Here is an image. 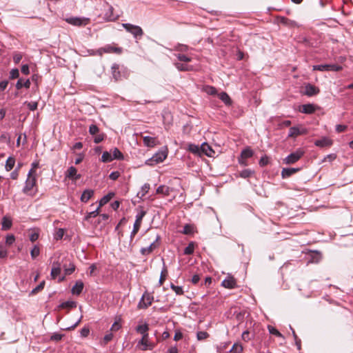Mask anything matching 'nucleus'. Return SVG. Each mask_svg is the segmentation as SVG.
Segmentation results:
<instances>
[{"label": "nucleus", "instance_id": "f704fd0d", "mask_svg": "<svg viewBox=\"0 0 353 353\" xmlns=\"http://www.w3.org/2000/svg\"><path fill=\"white\" fill-rule=\"evenodd\" d=\"M113 160L112 153L110 152H103L101 156V161L103 162L107 163L110 162Z\"/></svg>", "mask_w": 353, "mask_h": 353}, {"label": "nucleus", "instance_id": "c9c22d12", "mask_svg": "<svg viewBox=\"0 0 353 353\" xmlns=\"http://www.w3.org/2000/svg\"><path fill=\"white\" fill-rule=\"evenodd\" d=\"M112 156L113 160L114 159L121 160L123 159V154L117 148L113 149Z\"/></svg>", "mask_w": 353, "mask_h": 353}, {"label": "nucleus", "instance_id": "1a4fd4ad", "mask_svg": "<svg viewBox=\"0 0 353 353\" xmlns=\"http://www.w3.org/2000/svg\"><path fill=\"white\" fill-rule=\"evenodd\" d=\"M313 70L319 71H341L342 66L336 64L316 65L313 66Z\"/></svg>", "mask_w": 353, "mask_h": 353}, {"label": "nucleus", "instance_id": "4be33fe9", "mask_svg": "<svg viewBox=\"0 0 353 353\" xmlns=\"http://www.w3.org/2000/svg\"><path fill=\"white\" fill-rule=\"evenodd\" d=\"M219 98L226 105H230L232 103V99L230 96L225 92L219 94Z\"/></svg>", "mask_w": 353, "mask_h": 353}, {"label": "nucleus", "instance_id": "a18cd8bd", "mask_svg": "<svg viewBox=\"0 0 353 353\" xmlns=\"http://www.w3.org/2000/svg\"><path fill=\"white\" fill-rule=\"evenodd\" d=\"M45 285V281L41 282L36 288H34L30 292V294H35L42 290Z\"/></svg>", "mask_w": 353, "mask_h": 353}, {"label": "nucleus", "instance_id": "cd10ccee", "mask_svg": "<svg viewBox=\"0 0 353 353\" xmlns=\"http://www.w3.org/2000/svg\"><path fill=\"white\" fill-rule=\"evenodd\" d=\"M175 66L180 71H190L193 70V67L187 63H176Z\"/></svg>", "mask_w": 353, "mask_h": 353}, {"label": "nucleus", "instance_id": "ddd939ff", "mask_svg": "<svg viewBox=\"0 0 353 353\" xmlns=\"http://www.w3.org/2000/svg\"><path fill=\"white\" fill-rule=\"evenodd\" d=\"M65 178L77 181L81 178V174L77 173V170L74 166H70L65 172Z\"/></svg>", "mask_w": 353, "mask_h": 353}, {"label": "nucleus", "instance_id": "de8ad7c7", "mask_svg": "<svg viewBox=\"0 0 353 353\" xmlns=\"http://www.w3.org/2000/svg\"><path fill=\"white\" fill-rule=\"evenodd\" d=\"M194 245L193 243H190L184 250L185 254H192L194 252Z\"/></svg>", "mask_w": 353, "mask_h": 353}, {"label": "nucleus", "instance_id": "7ed1b4c3", "mask_svg": "<svg viewBox=\"0 0 353 353\" xmlns=\"http://www.w3.org/2000/svg\"><path fill=\"white\" fill-rule=\"evenodd\" d=\"M307 132H308L307 129L306 128H305L303 125L299 124V125L291 127L289 129L288 137L296 139L299 136L307 134Z\"/></svg>", "mask_w": 353, "mask_h": 353}, {"label": "nucleus", "instance_id": "49530a36", "mask_svg": "<svg viewBox=\"0 0 353 353\" xmlns=\"http://www.w3.org/2000/svg\"><path fill=\"white\" fill-rule=\"evenodd\" d=\"M120 322L121 318H118V320L115 321V322L112 324L110 330L112 332H116L119 330L121 327Z\"/></svg>", "mask_w": 353, "mask_h": 353}, {"label": "nucleus", "instance_id": "c03bdc74", "mask_svg": "<svg viewBox=\"0 0 353 353\" xmlns=\"http://www.w3.org/2000/svg\"><path fill=\"white\" fill-rule=\"evenodd\" d=\"M149 190H150V184L145 183L141 187V192H139L138 193V195L141 194V196L143 197L148 192Z\"/></svg>", "mask_w": 353, "mask_h": 353}, {"label": "nucleus", "instance_id": "9b49d317", "mask_svg": "<svg viewBox=\"0 0 353 353\" xmlns=\"http://www.w3.org/2000/svg\"><path fill=\"white\" fill-rule=\"evenodd\" d=\"M65 21L71 25L81 26L87 25L89 22V19L81 17H70L67 18Z\"/></svg>", "mask_w": 353, "mask_h": 353}, {"label": "nucleus", "instance_id": "aec40b11", "mask_svg": "<svg viewBox=\"0 0 353 353\" xmlns=\"http://www.w3.org/2000/svg\"><path fill=\"white\" fill-rule=\"evenodd\" d=\"M158 246V244L154 241L148 247L146 248H142L141 249V253L143 255H148L150 253L153 252V250L157 248Z\"/></svg>", "mask_w": 353, "mask_h": 353}, {"label": "nucleus", "instance_id": "f3484780", "mask_svg": "<svg viewBox=\"0 0 353 353\" xmlns=\"http://www.w3.org/2000/svg\"><path fill=\"white\" fill-rule=\"evenodd\" d=\"M61 268L58 262H54L51 270L50 276L52 279H55L61 273Z\"/></svg>", "mask_w": 353, "mask_h": 353}, {"label": "nucleus", "instance_id": "39448f33", "mask_svg": "<svg viewBox=\"0 0 353 353\" xmlns=\"http://www.w3.org/2000/svg\"><path fill=\"white\" fill-rule=\"evenodd\" d=\"M122 26L137 39H140L143 35V31L140 26L130 23H122Z\"/></svg>", "mask_w": 353, "mask_h": 353}, {"label": "nucleus", "instance_id": "bb28decb", "mask_svg": "<svg viewBox=\"0 0 353 353\" xmlns=\"http://www.w3.org/2000/svg\"><path fill=\"white\" fill-rule=\"evenodd\" d=\"M30 86V81L29 79H26L25 81H23L22 79H19L16 83V88L18 90L22 88L23 87H25L26 88H29Z\"/></svg>", "mask_w": 353, "mask_h": 353}, {"label": "nucleus", "instance_id": "20e7f679", "mask_svg": "<svg viewBox=\"0 0 353 353\" xmlns=\"http://www.w3.org/2000/svg\"><path fill=\"white\" fill-rule=\"evenodd\" d=\"M168 153L165 150H160L154 154L150 159L145 162L147 165H154L155 164L163 162L167 157Z\"/></svg>", "mask_w": 353, "mask_h": 353}, {"label": "nucleus", "instance_id": "f03ea898", "mask_svg": "<svg viewBox=\"0 0 353 353\" xmlns=\"http://www.w3.org/2000/svg\"><path fill=\"white\" fill-rule=\"evenodd\" d=\"M154 347L155 343L150 341L149 334L143 336L137 345V348L141 351L152 350Z\"/></svg>", "mask_w": 353, "mask_h": 353}, {"label": "nucleus", "instance_id": "37998d69", "mask_svg": "<svg viewBox=\"0 0 353 353\" xmlns=\"http://www.w3.org/2000/svg\"><path fill=\"white\" fill-rule=\"evenodd\" d=\"M243 351V347L239 343H234L230 350V352L233 353H241Z\"/></svg>", "mask_w": 353, "mask_h": 353}, {"label": "nucleus", "instance_id": "58836bf2", "mask_svg": "<svg viewBox=\"0 0 353 353\" xmlns=\"http://www.w3.org/2000/svg\"><path fill=\"white\" fill-rule=\"evenodd\" d=\"M112 196H113V194H108V195L104 196L100 200L99 207L100 208L101 206H103L105 204H106L107 203H108L110 201V200L112 199Z\"/></svg>", "mask_w": 353, "mask_h": 353}, {"label": "nucleus", "instance_id": "4d7b16f0", "mask_svg": "<svg viewBox=\"0 0 353 353\" xmlns=\"http://www.w3.org/2000/svg\"><path fill=\"white\" fill-rule=\"evenodd\" d=\"M74 269H75L74 265L70 263L68 268H65V270H64L65 274H66V275L71 274L74 271Z\"/></svg>", "mask_w": 353, "mask_h": 353}, {"label": "nucleus", "instance_id": "052dcab7", "mask_svg": "<svg viewBox=\"0 0 353 353\" xmlns=\"http://www.w3.org/2000/svg\"><path fill=\"white\" fill-rule=\"evenodd\" d=\"M104 137H105V135L103 133L95 134V137H94V143H101L103 140Z\"/></svg>", "mask_w": 353, "mask_h": 353}, {"label": "nucleus", "instance_id": "6e6d98bb", "mask_svg": "<svg viewBox=\"0 0 353 353\" xmlns=\"http://www.w3.org/2000/svg\"><path fill=\"white\" fill-rule=\"evenodd\" d=\"M99 131V129L96 125L92 124L89 128V132L92 135H95V134H98Z\"/></svg>", "mask_w": 353, "mask_h": 353}, {"label": "nucleus", "instance_id": "2f4dec72", "mask_svg": "<svg viewBox=\"0 0 353 353\" xmlns=\"http://www.w3.org/2000/svg\"><path fill=\"white\" fill-rule=\"evenodd\" d=\"M14 164H15L14 158L12 157H8L6 162V165H5V168L6 170V171H10L14 166Z\"/></svg>", "mask_w": 353, "mask_h": 353}, {"label": "nucleus", "instance_id": "13d9d810", "mask_svg": "<svg viewBox=\"0 0 353 353\" xmlns=\"http://www.w3.org/2000/svg\"><path fill=\"white\" fill-rule=\"evenodd\" d=\"M19 76V70L17 68L11 70L10 72V79H17Z\"/></svg>", "mask_w": 353, "mask_h": 353}, {"label": "nucleus", "instance_id": "3c124183", "mask_svg": "<svg viewBox=\"0 0 353 353\" xmlns=\"http://www.w3.org/2000/svg\"><path fill=\"white\" fill-rule=\"evenodd\" d=\"M176 57L177 59L180 61H182V62H190L191 61V58L185 55V54H178L176 55Z\"/></svg>", "mask_w": 353, "mask_h": 353}, {"label": "nucleus", "instance_id": "79ce46f5", "mask_svg": "<svg viewBox=\"0 0 353 353\" xmlns=\"http://www.w3.org/2000/svg\"><path fill=\"white\" fill-rule=\"evenodd\" d=\"M268 328L271 334L275 335V336H276L278 337H281V338L283 337L282 334L280 333V332L278 330H276L275 327H274L273 326L268 325Z\"/></svg>", "mask_w": 353, "mask_h": 353}, {"label": "nucleus", "instance_id": "ea45409f", "mask_svg": "<svg viewBox=\"0 0 353 353\" xmlns=\"http://www.w3.org/2000/svg\"><path fill=\"white\" fill-rule=\"evenodd\" d=\"M40 254V248L37 245H34L30 251V255L32 259H35Z\"/></svg>", "mask_w": 353, "mask_h": 353}, {"label": "nucleus", "instance_id": "6ab92c4d", "mask_svg": "<svg viewBox=\"0 0 353 353\" xmlns=\"http://www.w3.org/2000/svg\"><path fill=\"white\" fill-rule=\"evenodd\" d=\"M113 11H114V8H112V6H109L108 10L105 13V15H104V17L107 21H114L117 19L118 16L114 15L113 13Z\"/></svg>", "mask_w": 353, "mask_h": 353}, {"label": "nucleus", "instance_id": "338daca9", "mask_svg": "<svg viewBox=\"0 0 353 353\" xmlns=\"http://www.w3.org/2000/svg\"><path fill=\"white\" fill-rule=\"evenodd\" d=\"M89 333H90V330L88 327H83L81 330V336L83 337L88 336Z\"/></svg>", "mask_w": 353, "mask_h": 353}, {"label": "nucleus", "instance_id": "774afa93", "mask_svg": "<svg viewBox=\"0 0 353 353\" xmlns=\"http://www.w3.org/2000/svg\"><path fill=\"white\" fill-rule=\"evenodd\" d=\"M62 336L63 335L61 334L56 333L51 336V339L52 341H59L62 339Z\"/></svg>", "mask_w": 353, "mask_h": 353}, {"label": "nucleus", "instance_id": "a211bd4d", "mask_svg": "<svg viewBox=\"0 0 353 353\" xmlns=\"http://www.w3.org/2000/svg\"><path fill=\"white\" fill-rule=\"evenodd\" d=\"M143 143L145 146L149 148H153L158 144L157 139L148 136L143 137Z\"/></svg>", "mask_w": 353, "mask_h": 353}, {"label": "nucleus", "instance_id": "f257e3e1", "mask_svg": "<svg viewBox=\"0 0 353 353\" xmlns=\"http://www.w3.org/2000/svg\"><path fill=\"white\" fill-rule=\"evenodd\" d=\"M32 173V170H29L23 188V192L31 196H34L37 192V176L33 175Z\"/></svg>", "mask_w": 353, "mask_h": 353}, {"label": "nucleus", "instance_id": "0e129e2a", "mask_svg": "<svg viewBox=\"0 0 353 353\" xmlns=\"http://www.w3.org/2000/svg\"><path fill=\"white\" fill-rule=\"evenodd\" d=\"M113 338V334L112 333H108L106 334L103 337V343L104 344L108 343L109 341H110Z\"/></svg>", "mask_w": 353, "mask_h": 353}, {"label": "nucleus", "instance_id": "423d86ee", "mask_svg": "<svg viewBox=\"0 0 353 353\" xmlns=\"http://www.w3.org/2000/svg\"><path fill=\"white\" fill-rule=\"evenodd\" d=\"M145 214H146V212L145 210H141L136 215V220L134 223L133 230L130 234L131 239H132L134 237V236L137 234V233L139 230L140 227L141 225L143 218L144 217Z\"/></svg>", "mask_w": 353, "mask_h": 353}, {"label": "nucleus", "instance_id": "4c0bfd02", "mask_svg": "<svg viewBox=\"0 0 353 353\" xmlns=\"http://www.w3.org/2000/svg\"><path fill=\"white\" fill-rule=\"evenodd\" d=\"M76 306H77V303L73 301H65V302L62 303L60 305V307L62 308H73V307H76Z\"/></svg>", "mask_w": 353, "mask_h": 353}, {"label": "nucleus", "instance_id": "f8f14e48", "mask_svg": "<svg viewBox=\"0 0 353 353\" xmlns=\"http://www.w3.org/2000/svg\"><path fill=\"white\" fill-rule=\"evenodd\" d=\"M221 285L225 288L233 289L236 287V281L232 275L228 274L222 281Z\"/></svg>", "mask_w": 353, "mask_h": 353}, {"label": "nucleus", "instance_id": "b1692460", "mask_svg": "<svg viewBox=\"0 0 353 353\" xmlns=\"http://www.w3.org/2000/svg\"><path fill=\"white\" fill-rule=\"evenodd\" d=\"M83 289V283L82 281H77L72 288V293L73 294L79 295L81 293Z\"/></svg>", "mask_w": 353, "mask_h": 353}, {"label": "nucleus", "instance_id": "e2e57ef3", "mask_svg": "<svg viewBox=\"0 0 353 353\" xmlns=\"http://www.w3.org/2000/svg\"><path fill=\"white\" fill-rule=\"evenodd\" d=\"M175 50L181 52H186L188 50V46L185 45L179 44L175 47Z\"/></svg>", "mask_w": 353, "mask_h": 353}, {"label": "nucleus", "instance_id": "5701e85b", "mask_svg": "<svg viewBox=\"0 0 353 353\" xmlns=\"http://www.w3.org/2000/svg\"><path fill=\"white\" fill-rule=\"evenodd\" d=\"M1 225L3 230H9L12 226V219L7 216H3L2 219Z\"/></svg>", "mask_w": 353, "mask_h": 353}, {"label": "nucleus", "instance_id": "c85d7f7f", "mask_svg": "<svg viewBox=\"0 0 353 353\" xmlns=\"http://www.w3.org/2000/svg\"><path fill=\"white\" fill-rule=\"evenodd\" d=\"M170 192V189L168 186L166 185H160L157 189V194H161L165 196L169 195Z\"/></svg>", "mask_w": 353, "mask_h": 353}, {"label": "nucleus", "instance_id": "2eb2a0df", "mask_svg": "<svg viewBox=\"0 0 353 353\" xmlns=\"http://www.w3.org/2000/svg\"><path fill=\"white\" fill-rule=\"evenodd\" d=\"M201 155L205 154L210 157H213V155L215 154V152L212 149V148L207 143H203L201 144Z\"/></svg>", "mask_w": 353, "mask_h": 353}, {"label": "nucleus", "instance_id": "e433bc0d", "mask_svg": "<svg viewBox=\"0 0 353 353\" xmlns=\"http://www.w3.org/2000/svg\"><path fill=\"white\" fill-rule=\"evenodd\" d=\"M253 155V152L252 150L249 149V148H246L245 150H243L241 153V158H243V159H248V158H250L252 157Z\"/></svg>", "mask_w": 353, "mask_h": 353}, {"label": "nucleus", "instance_id": "c756f323", "mask_svg": "<svg viewBox=\"0 0 353 353\" xmlns=\"http://www.w3.org/2000/svg\"><path fill=\"white\" fill-rule=\"evenodd\" d=\"M188 150L194 154L201 156V146L194 144H190L188 145Z\"/></svg>", "mask_w": 353, "mask_h": 353}, {"label": "nucleus", "instance_id": "09e8293b", "mask_svg": "<svg viewBox=\"0 0 353 353\" xmlns=\"http://www.w3.org/2000/svg\"><path fill=\"white\" fill-rule=\"evenodd\" d=\"M209 336V334L205 331L198 332L196 334V338L199 341L204 340Z\"/></svg>", "mask_w": 353, "mask_h": 353}, {"label": "nucleus", "instance_id": "a878e982", "mask_svg": "<svg viewBox=\"0 0 353 353\" xmlns=\"http://www.w3.org/2000/svg\"><path fill=\"white\" fill-rule=\"evenodd\" d=\"M94 191L92 190H85L81 196V201L83 203H86L93 196Z\"/></svg>", "mask_w": 353, "mask_h": 353}, {"label": "nucleus", "instance_id": "393cba45", "mask_svg": "<svg viewBox=\"0 0 353 353\" xmlns=\"http://www.w3.org/2000/svg\"><path fill=\"white\" fill-rule=\"evenodd\" d=\"M148 330H149V325L148 323H144L143 325H139L136 327V331L141 334L143 336H145V334H148Z\"/></svg>", "mask_w": 353, "mask_h": 353}, {"label": "nucleus", "instance_id": "bf43d9fd", "mask_svg": "<svg viewBox=\"0 0 353 353\" xmlns=\"http://www.w3.org/2000/svg\"><path fill=\"white\" fill-rule=\"evenodd\" d=\"M15 241V237L13 234H9L6 236V243L8 245H12Z\"/></svg>", "mask_w": 353, "mask_h": 353}, {"label": "nucleus", "instance_id": "412c9836", "mask_svg": "<svg viewBox=\"0 0 353 353\" xmlns=\"http://www.w3.org/2000/svg\"><path fill=\"white\" fill-rule=\"evenodd\" d=\"M299 168H283L281 171V176L283 178H288L293 174L299 171Z\"/></svg>", "mask_w": 353, "mask_h": 353}, {"label": "nucleus", "instance_id": "dca6fc26", "mask_svg": "<svg viewBox=\"0 0 353 353\" xmlns=\"http://www.w3.org/2000/svg\"><path fill=\"white\" fill-rule=\"evenodd\" d=\"M314 144L320 148L330 147L332 145V141L327 137H323L315 141Z\"/></svg>", "mask_w": 353, "mask_h": 353}, {"label": "nucleus", "instance_id": "69168bd1", "mask_svg": "<svg viewBox=\"0 0 353 353\" xmlns=\"http://www.w3.org/2000/svg\"><path fill=\"white\" fill-rule=\"evenodd\" d=\"M120 176V173L117 171L116 172H112L110 173L109 177L110 179L114 181V180H117Z\"/></svg>", "mask_w": 353, "mask_h": 353}, {"label": "nucleus", "instance_id": "72a5a7b5", "mask_svg": "<svg viewBox=\"0 0 353 353\" xmlns=\"http://www.w3.org/2000/svg\"><path fill=\"white\" fill-rule=\"evenodd\" d=\"M254 172L250 169H245L239 173V176L243 179L250 177Z\"/></svg>", "mask_w": 353, "mask_h": 353}, {"label": "nucleus", "instance_id": "864d4df0", "mask_svg": "<svg viewBox=\"0 0 353 353\" xmlns=\"http://www.w3.org/2000/svg\"><path fill=\"white\" fill-rule=\"evenodd\" d=\"M171 288L178 295H181L183 294V288L181 286H176V285H174V284H171Z\"/></svg>", "mask_w": 353, "mask_h": 353}, {"label": "nucleus", "instance_id": "0eeeda50", "mask_svg": "<svg viewBox=\"0 0 353 353\" xmlns=\"http://www.w3.org/2000/svg\"><path fill=\"white\" fill-rule=\"evenodd\" d=\"M304 154V151L301 149H298L295 152L287 156L283 161L286 164H293L298 161Z\"/></svg>", "mask_w": 353, "mask_h": 353}, {"label": "nucleus", "instance_id": "a19ab883", "mask_svg": "<svg viewBox=\"0 0 353 353\" xmlns=\"http://www.w3.org/2000/svg\"><path fill=\"white\" fill-rule=\"evenodd\" d=\"M112 72L114 78L117 80L120 77V72L119 71V65L117 64H114L112 66Z\"/></svg>", "mask_w": 353, "mask_h": 353}, {"label": "nucleus", "instance_id": "603ef678", "mask_svg": "<svg viewBox=\"0 0 353 353\" xmlns=\"http://www.w3.org/2000/svg\"><path fill=\"white\" fill-rule=\"evenodd\" d=\"M25 104L28 106V108L34 111L37 109L38 107V103L36 101L34 102H25Z\"/></svg>", "mask_w": 353, "mask_h": 353}, {"label": "nucleus", "instance_id": "680f3d73", "mask_svg": "<svg viewBox=\"0 0 353 353\" xmlns=\"http://www.w3.org/2000/svg\"><path fill=\"white\" fill-rule=\"evenodd\" d=\"M39 233L37 232L34 231L30 234V240L32 242H34L39 239Z\"/></svg>", "mask_w": 353, "mask_h": 353}, {"label": "nucleus", "instance_id": "9d476101", "mask_svg": "<svg viewBox=\"0 0 353 353\" xmlns=\"http://www.w3.org/2000/svg\"><path fill=\"white\" fill-rule=\"evenodd\" d=\"M98 52L100 55H101L103 53H115L119 54L122 52V48L112 45H107L101 48H99L98 50Z\"/></svg>", "mask_w": 353, "mask_h": 353}, {"label": "nucleus", "instance_id": "6e6552de", "mask_svg": "<svg viewBox=\"0 0 353 353\" xmlns=\"http://www.w3.org/2000/svg\"><path fill=\"white\" fill-rule=\"evenodd\" d=\"M153 300L154 297L152 295L148 292H145L138 303V308L146 309L152 304Z\"/></svg>", "mask_w": 353, "mask_h": 353}, {"label": "nucleus", "instance_id": "8fccbe9b", "mask_svg": "<svg viewBox=\"0 0 353 353\" xmlns=\"http://www.w3.org/2000/svg\"><path fill=\"white\" fill-rule=\"evenodd\" d=\"M99 207L97 208L96 210L88 212V214L85 216V220L88 221L91 217L97 216L99 214Z\"/></svg>", "mask_w": 353, "mask_h": 353}, {"label": "nucleus", "instance_id": "7c9ffc66", "mask_svg": "<svg viewBox=\"0 0 353 353\" xmlns=\"http://www.w3.org/2000/svg\"><path fill=\"white\" fill-rule=\"evenodd\" d=\"M315 111L314 106L312 104H305L302 106L301 112L305 114H311Z\"/></svg>", "mask_w": 353, "mask_h": 353}, {"label": "nucleus", "instance_id": "5fc2aeb1", "mask_svg": "<svg viewBox=\"0 0 353 353\" xmlns=\"http://www.w3.org/2000/svg\"><path fill=\"white\" fill-rule=\"evenodd\" d=\"M193 232V227L190 225H185L183 227V233L185 234H190Z\"/></svg>", "mask_w": 353, "mask_h": 353}, {"label": "nucleus", "instance_id": "473e14b6", "mask_svg": "<svg viewBox=\"0 0 353 353\" xmlns=\"http://www.w3.org/2000/svg\"><path fill=\"white\" fill-rule=\"evenodd\" d=\"M203 90L210 95H215L217 93L216 89L211 85L203 86Z\"/></svg>", "mask_w": 353, "mask_h": 353}, {"label": "nucleus", "instance_id": "4468645a", "mask_svg": "<svg viewBox=\"0 0 353 353\" xmlns=\"http://www.w3.org/2000/svg\"><path fill=\"white\" fill-rule=\"evenodd\" d=\"M319 91L320 90L317 87L308 83L305 86V91L303 93L307 96L312 97L319 94Z\"/></svg>", "mask_w": 353, "mask_h": 353}]
</instances>
